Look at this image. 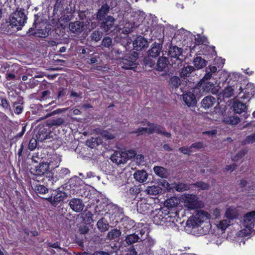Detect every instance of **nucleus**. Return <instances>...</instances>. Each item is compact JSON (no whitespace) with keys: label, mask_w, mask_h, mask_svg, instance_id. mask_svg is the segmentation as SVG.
I'll list each match as a JSON object with an SVG mask.
<instances>
[{"label":"nucleus","mask_w":255,"mask_h":255,"mask_svg":"<svg viewBox=\"0 0 255 255\" xmlns=\"http://www.w3.org/2000/svg\"><path fill=\"white\" fill-rule=\"evenodd\" d=\"M75 5L72 2V1L68 0H56V3L54 6L53 14L55 18L56 15L60 16V14H62L65 12L66 14L73 13L75 11Z\"/></svg>","instance_id":"obj_1"},{"label":"nucleus","mask_w":255,"mask_h":255,"mask_svg":"<svg viewBox=\"0 0 255 255\" xmlns=\"http://www.w3.org/2000/svg\"><path fill=\"white\" fill-rule=\"evenodd\" d=\"M183 49L177 46H171L168 51V59L171 65L175 67L181 64L184 61Z\"/></svg>","instance_id":"obj_2"},{"label":"nucleus","mask_w":255,"mask_h":255,"mask_svg":"<svg viewBox=\"0 0 255 255\" xmlns=\"http://www.w3.org/2000/svg\"><path fill=\"white\" fill-rule=\"evenodd\" d=\"M147 125L148 128H139L136 131H134V132L139 134H142L143 131L148 134H152L154 132H156L158 134L163 135L167 137H170L171 136V133L166 131L165 128L160 125L150 122H148Z\"/></svg>","instance_id":"obj_3"},{"label":"nucleus","mask_w":255,"mask_h":255,"mask_svg":"<svg viewBox=\"0 0 255 255\" xmlns=\"http://www.w3.org/2000/svg\"><path fill=\"white\" fill-rule=\"evenodd\" d=\"M9 24L15 27L17 30L21 29L26 21L27 17L23 11L19 10L13 13L9 16Z\"/></svg>","instance_id":"obj_4"},{"label":"nucleus","mask_w":255,"mask_h":255,"mask_svg":"<svg viewBox=\"0 0 255 255\" xmlns=\"http://www.w3.org/2000/svg\"><path fill=\"white\" fill-rule=\"evenodd\" d=\"M138 54L134 52L129 56H125L120 63V66L123 69L133 70L137 65Z\"/></svg>","instance_id":"obj_5"},{"label":"nucleus","mask_w":255,"mask_h":255,"mask_svg":"<svg viewBox=\"0 0 255 255\" xmlns=\"http://www.w3.org/2000/svg\"><path fill=\"white\" fill-rule=\"evenodd\" d=\"M241 84L239 83H235L232 85L226 87L220 93L223 98H229L234 96L235 94L240 95L243 91Z\"/></svg>","instance_id":"obj_6"},{"label":"nucleus","mask_w":255,"mask_h":255,"mask_svg":"<svg viewBox=\"0 0 255 255\" xmlns=\"http://www.w3.org/2000/svg\"><path fill=\"white\" fill-rule=\"evenodd\" d=\"M36 137L37 140L40 142L53 138L49 126L48 124L39 126L37 128Z\"/></svg>","instance_id":"obj_7"},{"label":"nucleus","mask_w":255,"mask_h":255,"mask_svg":"<svg viewBox=\"0 0 255 255\" xmlns=\"http://www.w3.org/2000/svg\"><path fill=\"white\" fill-rule=\"evenodd\" d=\"M184 206L189 210H194L200 208V202L196 195L185 194L183 198Z\"/></svg>","instance_id":"obj_8"},{"label":"nucleus","mask_w":255,"mask_h":255,"mask_svg":"<svg viewBox=\"0 0 255 255\" xmlns=\"http://www.w3.org/2000/svg\"><path fill=\"white\" fill-rule=\"evenodd\" d=\"M34 175L37 176H44L50 182L52 177V172L49 171V164L47 162H41L35 169Z\"/></svg>","instance_id":"obj_9"},{"label":"nucleus","mask_w":255,"mask_h":255,"mask_svg":"<svg viewBox=\"0 0 255 255\" xmlns=\"http://www.w3.org/2000/svg\"><path fill=\"white\" fill-rule=\"evenodd\" d=\"M137 211L140 214L149 217L154 212L152 204L147 203L145 200L137 203Z\"/></svg>","instance_id":"obj_10"},{"label":"nucleus","mask_w":255,"mask_h":255,"mask_svg":"<svg viewBox=\"0 0 255 255\" xmlns=\"http://www.w3.org/2000/svg\"><path fill=\"white\" fill-rule=\"evenodd\" d=\"M255 222V211L250 212L244 216L243 226L249 231H251Z\"/></svg>","instance_id":"obj_11"},{"label":"nucleus","mask_w":255,"mask_h":255,"mask_svg":"<svg viewBox=\"0 0 255 255\" xmlns=\"http://www.w3.org/2000/svg\"><path fill=\"white\" fill-rule=\"evenodd\" d=\"M134 226L135 222L127 216H125L121 219L119 225L120 230L125 234Z\"/></svg>","instance_id":"obj_12"},{"label":"nucleus","mask_w":255,"mask_h":255,"mask_svg":"<svg viewBox=\"0 0 255 255\" xmlns=\"http://www.w3.org/2000/svg\"><path fill=\"white\" fill-rule=\"evenodd\" d=\"M101 23V29L105 32L110 33L115 27V19L111 15L105 17Z\"/></svg>","instance_id":"obj_13"},{"label":"nucleus","mask_w":255,"mask_h":255,"mask_svg":"<svg viewBox=\"0 0 255 255\" xmlns=\"http://www.w3.org/2000/svg\"><path fill=\"white\" fill-rule=\"evenodd\" d=\"M163 214V211L161 209H156L153 214L150 216V217L152 218L154 224L157 225H162L167 220V218L164 217Z\"/></svg>","instance_id":"obj_14"},{"label":"nucleus","mask_w":255,"mask_h":255,"mask_svg":"<svg viewBox=\"0 0 255 255\" xmlns=\"http://www.w3.org/2000/svg\"><path fill=\"white\" fill-rule=\"evenodd\" d=\"M155 242L153 240L150 238L147 239L144 242L140 254L141 255H154L152 248Z\"/></svg>","instance_id":"obj_15"},{"label":"nucleus","mask_w":255,"mask_h":255,"mask_svg":"<svg viewBox=\"0 0 255 255\" xmlns=\"http://www.w3.org/2000/svg\"><path fill=\"white\" fill-rule=\"evenodd\" d=\"M62 194L61 192L59 193L56 190H53L51 195L45 198V200L48 201L52 206L56 207L58 203L64 199Z\"/></svg>","instance_id":"obj_16"},{"label":"nucleus","mask_w":255,"mask_h":255,"mask_svg":"<svg viewBox=\"0 0 255 255\" xmlns=\"http://www.w3.org/2000/svg\"><path fill=\"white\" fill-rule=\"evenodd\" d=\"M126 154V152L116 151L112 155L111 159L113 162L118 165L125 163L128 161Z\"/></svg>","instance_id":"obj_17"},{"label":"nucleus","mask_w":255,"mask_h":255,"mask_svg":"<svg viewBox=\"0 0 255 255\" xmlns=\"http://www.w3.org/2000/svg\"><path fill=\"white\" fill-rule=\"evenodd\" d=\"M132 45L134 49L139 51L148 46V41L143 37L139 36L133 41Z\"/></svg>","instance_id":"obj_18"},{"label":"nucleus","mask_w":255,"mask_h":255,"mask_svg":"<svg viewBox=\"0 0 255 255\" xmlns=\"http://www.w3.org/2000/svg\"><path fill=\"white\" fill-rule=\"evenodd\" d=\"M70 208L75 212H80L84 208V205L83 201L79 198H73L69 202Z\"/></svg>","instance_id":"obj_19"},{"label":"nucleus","mask_w":255,"mask_h":255,"mask_svg":"<svg viewBox=\"0 0 255 255\" xmlns=\"http://www.w3.org/2000/svg\"><path fill=\"white\" fill-rule=\"evenodd\" d=\"M70 170L67 168H62L60 170L57 171L55 173H52V177H51L50 182L52 184L53 182H56L60 179H63L66 177L67 174L70 173Z\"/></svg>","instance_id":"obj_20"},{"label":"nucleus","mask_w":255,"mask_h":255,"mask_svg":"<svg viewBox=\"0 0 255 255\" xmlns=\"http://www.w3.org/2000/svg\"><path fill=\"white\" fill-rule=\"evenodd\" d=\"M244 95L240 98L242 99H247L249 101L252 96L255 94V85L253 83H248L245 89Z\"/></svg>","instance_id":"obj_21"},{"label":"nucleus","mask_w":255,"mask_h":255,"mask_svg":"<svg viewBox=\"0 0 255 255\" xmlns=\"http://www.w3.org/2000/svg\"><path fill=\"white\" fill-rule=\"evenodd\" d=\"M162 48L161 44L154 42L147 51L148 57L155 58L157 57L159 55Z\"/></svg>","instance_id":"obj_22"},{"label":"nucleus","mask_w":255,"mask_h":255,"mask_svg":"<svg viewBox=\"0 0 255 255\" xmlns=\"http://www.w3.org/2000/svg\"><path fill=\"white\" fill-rule=\"evenodd\" d=\"M69 28L72 33L79 34L84 30V23L79 21L70 22L69 24Z\"/></svg>","instance_id":"obj_23"},{"label":"nucleus","mask_w":255,"mask_h":255,"mask_svg":"<svg viewBox=\"0 0 255 255\" xmlns=\"http://www.w3.org/2000/svg\"><path fill=\"white\" fill-rule=\"evenodd\" d=\"M216 103L215 98L211 96L205 97L201 102V107L205 110H207L213 107Z\"/></svg>","instance_id":"obj_24"},{"label":"nucleus","mask_w":255,"mask_h":255,"mask_svg":"<svg viewBox=\"0 0 255 255\" xmlns=\"http://www.w3.org/2000/svg\"><path fill=\"white\" fill-rule=\"evenodd\" d=\"M183 100L188 107H193L196 104L195 96L191 92H187L183 94Z\"/></svg>","instance_id":"obj_25"},{"label":"nucleus","mask_w":255,"mask_h":255,"mask_svg":"<svg viewBox=\"0 0 255 255\" xmlns=\"http://www.w3.org/2000/svg\"><path fill=\"white\" fill-rule=\"evenodd\" d=\"M248 106L246 104L243 103L238 100H233L231 108L234 112H245L247 110Z\"/></svg>","instance_id":"obj_26"},{"label":"nucleus","mask_w":255,"mask_h":255,"mask_svg":"<svg viewBox=\"0 0 255 255\" xmlns=\"http://www.w3.org/2000/svg\"><path fill=\"white\" fill-rule=\"evenodd\" d=\"M133 177L136 181L140 183H143L147 179L148 173L144 170H137L133 174Z\"/></svg>","instance_id":"obj_27"},{"label":"nucleus","mask_w":255,"mask_h":255,"mask_svg":"<svg viewBox=\"0 0 255 255\" xmlns=\"http://www.w3.org/2000/svg\"><path fill=\"white\" fill-rule=\"evenodd\" d=\"M202 89L206 93H211L213 94H216L219 91V89L211 82L205 83L202 86Z\"/></svg>","instance_id":"obj_28"},{"label":"nucleus","mask_w":255,"mask_h":255,"mask_svg":"<svg viewBox=\"0 0 255 255\" xmlns=\"http://www.w3.org/2000/svg\"><path fill=\"white\" fill-rule=\"evenodd\" d=\"M171 64L170 61L165 57H159L156 64V70L159 71H162L168 65Z\"/></svg>","instance_id":"obj_29"},{"label":"nucleus","mask_w":255,"mask_h":255,"mask_svg":"<svg viewBox=\"0 0 255 255\" xmlns=\"http://www.w3.org/2000/svg\"><path fill=\"white\" fill-rule=\"evenodd\" d=\"M206 73L204 76L201 79V82H205L210 80L217 72V69L215 66H209L207 67L205 69Z\"/></svg>","instance_id":"obj_30"},{"label":"nucleus","mask_w":255,"mask_h":255,"mask_svg":"<svg viewBox=\"0 0 255 255\" xmlns=\"http://www.w3.org/2000/svg\"><path fill=\"white\" fill-rule=\"evenodd\" d=\"M139 240V238L138 234L134 232L133 233L127 235L126 236L125 242H126V245H130L138 242Z\"/></svg>","instance_id":"obj_31"},{"label":"nucleus","mask_w":255,"mask_h":255,"mask_svg":"<svg viewBox=\"0 0 255 255\" xmlns=\"http://www.w3.org/2000/svg\"><path fill=\"white\" fill-rule=\"evenodd\" d=\"M66 12H65L62 14H59L60 15V16L59 17L56 15V17L55 18H57L58 20V21L57 22V27H62L64 26L65 24L70 20L71 18L70 16L68 15H66Z\"/></svg>","instance_id":"obj_32"},{"label":"nucleus","mask_w":255,"mask_h":255,"mask_svg":"<svg viewBox=\"0 0 255 255\" xmlns=\"http://www.w3.org/2000/svg\"><path fill=\"white\" fill-rule=\"evenodd\" d=\"M210 214L204 211H198L195 215V218L197 219V221H200V224L203 223L206 220L210 218Z\"/></svg>","instance_id":"obj_33"},{"label":"nucleus","mask_w":255,"mask_h":255,"mask_svg":"<svg viewBox=\"0 0 255 255\" xmlns=\"http://www.w3.org/2000/svg\"><path fill=\"white\" fill-rule=\"evenodd\" d=\"M109 9L110 6L107 4L102 5L97 12V18L99 20H103L105 18V16L109 12Z\"/></svg>","instance_id":"obj_34"},{"label":"nucleus","mask_w":255,"mask_h":255,"mask_svg":"<svg viewBox=\"0 0 255 255\" xmlns=\"http://www.w3.org/2000/svg\"><path fill=\"white\" fill-rule=\"evenodd\" d=\"M28 33L38 37H45L48 34L47 32L45 30L42 29L35 30L33 27L30 28L28 30Z\"/></svg>","instance_id":"obj_35"},{"label":"nucleus","mask_w":255,"mask_h":255,"mask_svg":"<svg viewBox=\"0 0 255 255\" xmlns=\"http://www.w3.org/2000/svg\"><path fill=\"white\" fill-rule=\"evenodd\" d=\"M153 171L156 175L161 178H166L168 175L167 169L162 166H154Z\"/></svg>","instance_id":"obj_36"},{"label":"nucleus","mask_w":255,"mask_h":255,"mask_svg":"<svg viewBox=\"0 0 255 255\" xmlns=\"http://www.w3.org/2000/svg\"><path fill=\"white\" fill-rule=\"evenodd\" d=\"M97 226L99 230L101 232H106L109 228V224L104 218L99 220L97 223Z\"/></svg>","instance_id":"obj_37"},{"label":"nucleus","mask_w":255,"mask_h":255,"mask_svg":"<svg viewBox=\"0 0 255 255\" xmlns=\"http://www.w3.org/2000/svg\"><path fill=\"white\" fill-rule=\"evenodd\" d=\"M61 161V159L59 156L55 154L50 157L49 162L47 164H49V167L51 166L52 168H55L59 166Z\"/></svg>","instance_id":"obj_38"},{"label":"nucleus","mask_w":255,"mask_h":255,"mask_svg":"<svg viewBox=\"0 0 255 255\" xmlns=\"http://www.w3.org/2000/svg\"><path fill=\"white\" fill-rule=\"evenodd\" d=\"M103 36V32L99 29L93 31L89 36L92 41L97 42L99 41Z\"/></svg>","instance_id":"obj_39"},{"label":"nucleus","mask_w":255,"mask_h":255,"mask_svg":"<svg viewBox=\"0 0 255 255\" xmlns=\"http://www.w3.org/2000/svg\"><path fill=\"white\" fill-rule=\"evenodd\" d=\"M194 67L192 66L187 65L184 66L180 73V76L181 77L185 78L189 77L190 74L194 71Z\"/></svg>","instance_id":"obj_40"},{"label":"nucleus","mask_w":255,"mask_h":255,"mask_svg":"<svg viewBox=\"0 0 255 255\" xmlns=\"http://www.w3.org/2000/svg\"><path fill=\"white\" fill-rule=\"evenodd\" d=\"M122 233V231L117 229H114L109 232L107 235V238L110 240H115L119 238Z\"/></svg>","instance_id":"obj_41"},{"label":"nucleus","mask_w":255,"mask_h":255,"mask_svg":"<svg viewBox=\"0 0 255 255\" xmlns=\"http://www.w3.org/2000/svg\"><path fill=\"white\" fill-rule=\"evenodd\" d=\"M223 122L226 124L236 125L240 122V119L235 116L227 117L224 118Z\"/></svg>","instance_id":"obj_42"},{"label":"nucleus","mask_w":255,"mask_h":255,"mask_svg":"<svg viewBox=\"0 0 255 255\" xmlns=\"http://www.w3.org/2000/svg\"><path fill=\"white\" fill-rule=\"evenodd\" d=\"M193 63L195 67L198 69H201L206 65V61L201 57L195 58Z\"/></svg>","instance_id":"obj_43"},{"label":"nucleus","mask_w":255,"mask_h":255,"mask_svg":"<svg viewBox=\"0 0 255 255\" xmlns=\"http://www.w3.org/2000/svg\"><path fill=\"white\" fill-rule=\"evenodd\" d=\"M146 191L149 195L156 196L161 192V188L158 186L153 185L148 187Z\"/></svg>","instance_id":"obj_44"},{"label":"nucleus","mask_w":255,"mask_h":255,"mask_svg":"<svg viewBox=\"0 0 255 255\" xmlns=\"http://www.w3.org/2000/svg\"><path fill=\"white\" fill-rule=\"evenodd\" d=\"M181 81L177 76L172 77L169 81V85L172 88H177L181 85Z\"/></svg>","instance_id":"obj_45"},{"label":"nucleus","mask_w":255,"mask_h":255,"mask_svg":"<svg viewBox=\"0 0 255 255\" xmlns=\"http://www.w3.org/2000/svg\"><path fill=\"white\" fill-rule=\"evenodd\" d=\"M196 219L195 218V216L190 217L186 222V226L192 228L198 227L201 224H200V221H197Z\"/></svg>","instance_id":"obj_46"},{"label":"nucleus","mask_w":255,"mask_h":255,"mask_svg":"<svg viewBox=\"0 0 255 255\" xmlns=\"http://www.w3.org/2000/svg\"><path fill=\"white\" fill-rule=\"evenodd\" d=\"M64 120L63 118H59L57 119H52L48 121V125L50 126H59L64 125Z\"/></svg>","instance_id":"obj_47"},{"label":"nucleus","mask_w":255,"mask_h":255,"mask_svg":"<svg viewBox=\"0 0 255 255\" xmlns=\"http://www.w3.org/2000/svg\"><path fill=\"white\" fill-rule=\"evenodd\" d=\"M178 202L176 199L171 198L167 199L164 202V206L166 207L168 209L177 207Z\"/></svg>","instance_id":"obj_48"},{"label":"nucleus","mask_w":255,"mask_h":255,"mask_svg":"<svg viewBox=\"0 0 255 255\" xmlns=\"http://www.w3.org/2000/svg\"><path fill=\"white\" fill-rule=\"evenodd\" d=\"M100 142V139L98 138L91 137L86 141V144L91 148H95Z\"/></svg>","instance_id":"obj_49"},{"label":"nucleus","mask_w":255,"mask_h":255,"mask_svg":"<svg viewBox=\"0 0 255 255\" xmlns=\"http://www.w3.org/2000/svg\"><path fill=\"white\" fill-rule=\"evenodd\" d=\"M33 189L37 194H45L48 192V189L43 185L37 184Z\"/></svg>","instance_id":"obj_50"},{"label":"nucleus","mask_w":255,"mask_h":255,"mask_svg":"<svg viewBox=\"0 0 255 255\" xmlns=\"http://www.w3.org/2000/svg\"><path fill=\"white\" fill-rule=\"evenodd\" d=\"M255 142V132L246 137L245 139L241 141L243 145L247 144L253 143Z\"/></svg>","instance_id":"obj_51"},{"label":"nucleus","mask_w":255,"mask_h":255,"mask_svg":"<svg viewBox=\"0 0 255 255\" xmlns=\"http://www.w3.org/2000/svg\"><path fill=\"white\" fill-rule=\"evenodd\" d=\"M140 192V189L137 186H134L130 188L128 195H131L132 198L135 199L138 193Z\"/></svg>","instance_id":"obj_52"},{"label":"nucleus","mask_w":255,"mask_h":255,"mask_svg":"<svg viewBox=\"0 0 255 255\" xmlns=\"http://www.w3.org/2000/svg\"><path fill=\"white\" fill-rule=\"evenodd\" d=\"M194 186L201 190H208L210 187L208 183L204 182L202 181L197 182L194 184Z\"/></svg>","instance_id":"obj_53"},{"label":"nucleus","mask_w":255,"mask_h":255,"mask_svg":"<svg viewBox=\"0 0 255 255\" xmlns=\"http://www.w3.org/2000/svg\"><path fill=\"white\" fill-rule=\"evenodd\" d=\"M134 230H135L134 232L138 234V235L139 238V240L140 241H142L144 239V238L146 236L145 235V231H146L145 228H142V227H141L140 228H137L135 229Z\"/></svg>","instance_id":"obj_54"},{"label":"nucleus","mask_w":255,"mask_h":255,"mask_svg":"<svg viewBox=\"0 0 255 255\" xmlns=\"http://www.w3.org/2000/svg\"><path fill=\"white\" fill-rule=\"evenodd\" d=\"M248 150L246 149H242L239 151L236 155L233 157V160L237 161L242 158L247 153Z\"/></svg>","instance_id":"obj_55"},{"label":"nucleus","mask_w":255,"mask_h":255,"mask_svg":"<svg viewBox=\"0 0 255 255\" xmlns=\"http://www.w3.org/2000/svg\"><path fill=\"white\" fill-rule=\"evenodd\" d=\"M112 39L109 37L107 36L103 38L102 42V45L108 48H110V47L112 46Z\"/></svg>","instance_id":"obj_56"},{"label":"nucleus","mask_w":255,"mask_h":255,"mask_svg":"<svg viewBox=\"0 0 255 255\" xmlns=\"http://www.w3.org/2000/svg\"><path fill=\"white\" fill-rule=\"evenodd\" d=\"M229 226V221H228L227 220H221L217 225L218 228L221 229L222 230H225Z\"/></svg>","instance_id":"obj_57"},{"label":"nucleus","mask_w":255,"mask_h":255,"mask_svg":"<svg viewBox=\"0 0 255 255\" xmlns=\"http://www.w3.org/2000/svg\"><path fill=\"white\" fill-rule=\"evenodd\" d=\"M225 215L227 219L229 220H233L237 217V215L233 210L229 209L226 210Z\"/></svg>","instance_id":"obj_58"},{"label":"nucleus","mask_w":255,"mask_h":255,"mask_svg":"<svg viewBox=\"0 0 255 255\" xmlns=\"http://www.w3.org/2000/svg\"><path fill=\"white\" fill-rule=\"evenodd\" d=\"M37 138H32L30 139L28 145V148L30 150L32 151L36 148L37 145Z\"/></svg>","instance_id":"obj_59"},{"label":"nucleus","mask_w":255,"mask_h":255,"mask_svg":"<svg viewBox=\"0 0 255 255\" xmlns=\"http://www.w3.org/2000/svg\"><path fill=\"white\" fill-rule=\"evenodd\" d=\"M22 99L21 98H18L19 102L16 103L15 102L13 103V107L14 110H16V112H21L23 110V107L22 106L21 102Z\"/></svg>","instance_id":"obj_60"},{"label":"nucleus","mask_w":255,"mask_h":255,"mask_svg":"<svg viewBox=\"0 0 255 255\" xmlns=\"http://www.w3.org/2000/svg\"><path fill=\"white\" fill-rule=\"evenodd\" d=\"M179 151L184 154L190 155L192 152L190 146L189 147L182 146L179 148Z\"/></svg>","instance_id":"obj_61"},{"label":"nucleus","mask_w":255,"mask_h":255,"mask_svg":"<svg viewBox=\"0 0 255 255\" xmlns=\"http://www.w3.org/2000/svg\"><path fill=\"white\" fill-rule=\"evenodd\" d=\"M205 42V38L202 37L200 34H198L197 37L195 38V43L197 45L203 44Z\"/></svg>","instance_id":"obj_62"},{"label":"nucleus","mask_w":255,"mask_h":255,"mask_svg":"<svg viewBox=\"0 0 255 255\" xmlns=\"http://www.w3.org/2000/svg\"><path fill=\"white\" fill-rule=\"evenodd\" d=\"M191 148H194L196 149H201L204 148V144L202 142H196L190 145Z\"/></svg>","instance_id":"obj_63"},{"label":"nucleus","mask_w":255,"mask_h":255,"mask_svg":"<svg viewBox=\"0 0 255 255\" xmlns=\"http://www.w3.org/2000/svg\"><path fill=\"white\" fill-rule=\"evenodd\" d=\"M50 92L48 90L43 91L41 93V95L40 97V100H45L47 99L50 96Z\"/></svg>","instance_id":"obj_64"}]
</instances>
